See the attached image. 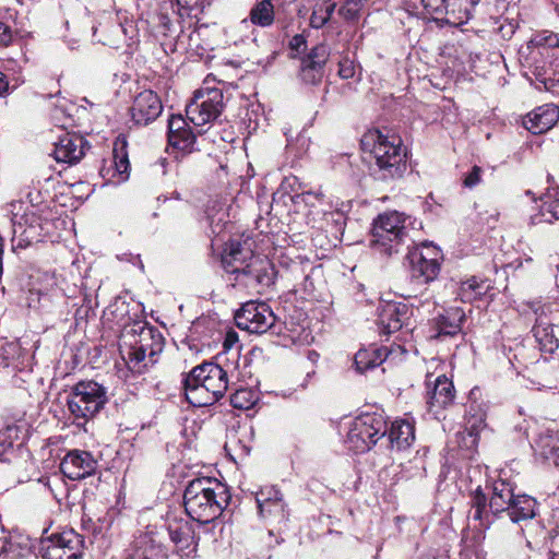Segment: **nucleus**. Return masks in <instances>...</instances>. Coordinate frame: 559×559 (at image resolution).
Wrapping results in <instances>:
<instances>
[{
	"mask_svg": "<svg viewBox=\"0 0 559 559\" xmlns=\"http://www.w3.org/2000/svg\"><path fill=\"white\" fill-rule=\"evenodd\" d=\"M254 257L251 241L246 239H231L224 248L222 265L227 273L235 274L241 266Z\"/></svg>",
	"mask_w": 559,
	"mask_h": 559,
	"instance_id": "obj_19",
	"label": "nucleus"
},
{
	"mask_svg": "<svg viewBox=\"0 0 559 559\" xmlns=\"http://www.w3.org/2000/svg\"><path fill=\"white\" fill-rule=\"evenodd\" d=\"M98 463L92 453L82 450H72L67 453L60 463L62 474L72 480L83 479L93 475Z\"/></svg>",
	"mask_w": 559,
	"mask_h": 559,
	"instance_id": "obj_17",
	"label": "nucleus"
},
{
	"mask_svg": "<svg viewBox=\"0 0 559 559\" xmlns=\"http://www.w3.org/2000/svg\"><path fill=\"white\" fill-rule=\"evenodd\" d=\"M167 550L153 533L140 535L126 559H167Z\"/></svg>",
	"mask_w": 559,
	"mask_h": 559,
	"instance_id": "obj_23",
	"label": "nucleus"
},
{
	"mask_svg": "<svg viewBox=\"0 0 559 559\" xmlns=\"http://www.w3.org/2000/svg\"><path fill=\"white\" fill-rule=\"evenodd\" d=\"M127 140L123 136H118L116 141L114 142V148H112V167H114V175L118 176L117 182H121L128 179L129 177V169H130V162L127 151Z\"/></svg>",
	"mask_w": 559,
	"mask_h": 559,
	"instance_id": "obj_31",
	"label": "nucleus"
},
{
	"mask_svg": "<svg viewBox=\"0 0 559 559\" xmlns=\"http://www.w3.org/2000/svg\"><path fill=\"white\" fill-rule=\"evenodd\" d=\"M471 510L468 519L479 522V526L486 530L490 526L489 512L487 511V497L478 487L471 497Z\"/></svg>",
	"mask_w": 559,
	"mask_h": 559,
	"instance_id": "obj_35",
	"label": "nucleus"
},
{
	"mask_svg": "<svg viewBox=\"0 0 559 559\" xmlns=\"http://www.w3.org/2000/svg\"><path fill=\"white\" fill-rule=\"evenodd\" d=\"M441 253L432 245L424 243L421 248H414L408 252L414 277L423 278L424 283L432 282L440 272Z\"/></svg>",
	"mask_w": 559,
	"mask_h": 559,
	"instance_id": "obj_12",
	"label": "nucleus"
},
{
	"mask_svg": "<svg viewBox=\"0 0 559 559\" xmlns=\"http://www.w3.org/2000/svg\"><path fill=\"white\" fill-rule=\"evenodd\" d=\"M389 356L386 347L370 346L358 350L354 357V365L358 372L364 373L383 364Z\"/></svg>",
	"mask_w": 559,
	"mask_h": 559,
	"instance_id": "obj_28",
	"label": "nucleus"
},
{
	"mask_svg": "<svg viewBox=\"0 0 559 559\" xmlns=\"http://www.w3.org/2000/svg\"><path fill=\"white\" fill-rule=\"evenodd\" d=\"M12 38L13 35L11 28L3 22H0V48L9 46Z\"/></svg>",
	"mask_w": 559,
	"mask_h": 559,
	"instance_id": "obj_51",
	"label": "nucleus"
},
{
	"mask_svg": "<svg viewBox=\"0 0 559 559\" xmlns=\"http://www.w3.org/2000/svg\"><path fill=\"white\" fill-rule=\"evenodd\" d=\"M235 280L248 288L269 287L274 283V267L266 258L254 255L235 273Z\"/></svg>",
	"mask_w": 559,
	"mask_h": 559,
	"instance_id": "obj_13",
	"label": "nucleus"
},
{
	"mask_svg": "<svg viewBox=\"0 0 559 559\" xmlns=\"http://www.w3.org/2000/svg\"><path fill=\"white\" fill-rule=\"evenodd\" d=\"M107 402V389L93 380L78 382L67 396L68 411L78 427H84Z\"/></svg>",
	"mask_w": 559,
	"mask_h": 559,
	"instance_id": "obj_5",
	"label": "nucleus"
},
{
	"mask_svg": "<svg viewBox=\"0 0 559 559\" xmlns=\"http://www.w3.org/2000/svg\"><path fill=\"white\" fill-rule=\"evenodd\" d=\"M360 145L373 159L370 170L377 180L391 181L403 177L407 169V153L400 136L369 130L362 135Z\"/></svg>",
	"mask_w": 559,
	"mask_h": 559,
	"instance_id": "obj_1",
	"label": "nucleus"
},
{
	"mask_svg": "<svg viewBox=\"0 0 559 559\" xmlns=\"http://www.w3.org/2000/svg\"><path fill=\"white\" fill-rule=\"evenodd\" d=\"M369 0H345L338 9V14L347 22H356Z\"/></svg>",
	"mask_w": 559,
	"mask_h": 559,
	"instance_id": "obj_42",
	"label": "nucleus"
},
{
	"mask_svg": "<svg viewBox=\"0 0 559 559\" xmlns=\"http://www.w3.org/2000/svg\"><path fill=\"white\" fill-rule=\"evenodd\" d=\"M514 497L513 488L509 483L502 479L496 480L492 485V495L488 504L490 512L493 514L508 512L512 507Z\"/></svg>",
	"mask_w": 559,
	"mask_h": 559,
	"instance_id": "obj_30",
	"label": "nucleus"
},
{
	"mask_svg": "<svg viewBox=\"0 0 559 559\" xmlns=\"http://www.w3.org/2000/svg\"><path fill=\"white\" fill-rule=\"evenodd\" d=\"M238 342V336H237V333L235 332H230L226 335V338H225V342H224V347L225 348H229L231 347L234 344H236Z\"/></svg>",
	"mask_w": 559,
	"mask_h": 559,
	"instance_id": "obj_54",
	"label": "nucleus"
},
{
	"mask_svg": "<svg viewBox=\"0 0 559 559\" xmlns=\"http://www.w3.org/2000/svg\"><path fill=\"white\" fill-rule=\"evenodd\" d=\"M130 111L135 124L147 126L160 116L162 100L155 92L145 90L134 97Z\"/></svg>",
	"mask_w": 559,
	"mask_h": 559,
	"instance_id": "obj_16",
	"label": "nucleus"
},
{
	"mask_svg": "<svg viewBox=\"0 0 559 559\" xmlns=\"http://www.w3.org/2000/svg\"><path fill=\"white\" fill-rule=\"evenodd\" d=\"M388 425L382 414L364 413L350 423L345 442L355 453H365L384 439Z\"/></svg>",
	"mask_w": 559,
	"mask_h": 559,
	"instance_id": "obj_7",
	"label": "nucleus"
},
{
	"mask_svg": "<svg viewBox=\"0 0 559 559\" xmlns=\"http://www.w3.org/2000/svg\"><path fill=\"white\" fill-rule=\"evenodd\" d=\"M559 38L558 35L550 31H542L534 34L531 39L527 41L526 49H546L558 47Z\"/></svg>",
	"mask_w": 559,
	"mask_h": 559,
	"instance_id": "obj_41",
	"label": "nucleus"
},
{
	"mask_svg": "<svg viewBox=\"0 0 559 559\" xmlns=\"http://www.w3.org/2000/svg\"><path fill=\"white\" fill-rule=\"evenodd\" d=\"M10 431V427H8L5 430H0V461L4 460V454L13 447V441L9 435Z\"/></svg>",
	"mask_w": 559,
	"mask_h": 559,
	"instance_id": "obj_50",
	"label": "nucleus"
},
{
	"mask_svg": "<svg viewBox=\"0 0 559 559\" xmlns=\"http://www.w3.org/2000/svg\"><path fill=\"white\" fill-rule=\"evenodd\" d=\"M559 58V46L544 49H530L527 52V62L535 68L537 79L544 83L547 90L555 86V80L547 76V64L554 59Z\"/></svg>",
	"mask_w": 559,
	"mask_h": 559,
	"instance_id": "obj_24",
	"label": "nucleus"
},
{
	"mask_svg": "<svg viewBox=\"0 0 559 559\" xmlns=\"http://www.w3.org/2000/svg\"><path fill=\"white\" fill-rule=\"evenodd\" d=\"M554 3H555V9H556V11H557V13L559 15V0H555Z\"/></svg>",
	"mask_w": 559,
	"mask_h": 559,
	"instance_id": "obj_58",
	"label": "nucleus"
},
{
	"mask_svg": "<svg viewBox=\"0 0 559 559\" xmlns=\"http://www.w3.org/2000/svg\"><path fill=\"white\" fill-rule=\"evenodd\" d=\"M465 319L464 312L459 308L447 310L436 322V334L431 337L440 338L442 336H453L462 329Z\"/></svg>",
	"mask_w": 559,
	"mask_h": 559,
	"instance_id": "obj_29",
	"label": "nucleus"
},
{
	"mask_svg": "<svg viewBox=\"0 0 559 559\" xmlns=\"http://www.w3.org/2000/svg\"><path fill=\"white\" fill-rule=\"evenodd\" d=\"M532 332L540 350L551 354L559 347V328L555 326L545 314L538 316Z\"/></svg>",
	"mask_w": 559,
	"mask_h": 559,
	"instance_id": "obj_25",
	"label": "nucleus"
},
{
	"mask_svg": "<svg viewBox=\"0 0 559 559\" xmlns=\"http://www.w3.org/2000/svg\"><path fill=\"white\" fill-rule=\"evenodd\" d=\"M9 91V82L4 73L0 71V95L7 94Z\"/></svg>",
	"mask_w": 559,
	"mask_h": 559,
	"instance_id": "obj_55",
	"label": "nucleus"
},
{
	"mask_svg": "<svg viewBox=\"0 0 559 559\" xmlns=\"http://www.w3.org/2000/svg\"><path fill=\"white\" fill-rule=\"evenodd\" d=\"M0 254H3V239L0 236Z\"/></svg>",
	"mask_w": 559,
	"mask_h": 559,
	"instance_id": "obj_57",
	"label": "nucleus"
},
{
	"mask_svg": "<svg viewBox=\"0 0 559 559\" xmlns=\"http://www.w3.org/2000/svg\"><path fill=\"white\" fill-rule=\"evenodd\" d=\"M275 316L265 302L247 301L235 313V321L239 329L250 333L262 334L275 323Z\"/></svg>",
	"mask_w": 559,
	"mask_h": 559,
	"instance_id": "obj_11",
	"label": "nucleus"
},
{
	"mask_svg": "<svg viewBox=\"0 0 559 559\" xmlns=\"http://www.w3.org/2000/svg\"><path fill=\"white\" fill-rule=\"evenodd\" d=\"M82 536L73 530L48 535L43 531L39 551L44 559H79L82 556Z\"/></svg>",
	"mask_w": 559,
	"mask_h": 559,
	"instance_id": "obj_8",
	"label": "nucleus"
},
{
	"mask_svg": "<svg viewBox=\"0 0 559 559\" xmlns=\"http://www.w3.org/2000/svg\"><path fill=\"white\" fill-rule=\"evenodd\" d=\"M559 121V107L545 104L536 107L523 118V126L533 134L550 130Z\"/></svg>",
	"mask_w": 559,
	"mask_h": 559,
	"instance_id": "obj_21",
	"label": "nucleus"
},
{
	"mask_svg": "<svg viewBox=\"0 0 559 559\" xmlns=\"http://www.w3.org/2000/svg\"><path fill=\"white\" fill-rule=\"evenodd\" d=\"M335 9L336 2L334 0H322L313 8L310 25L313 28L323 27L331 20Z\"/></svg>",
	"mask_w": 559,
	"mask_h": 559,
	"instance_id": "obj_38",
	"label": "nucleus"
},
{
	"mask_svg": "<svg viewBox=\"0 0 559 559\" xmlns=\"http://www.w3.org/2000/svg\"><path fill=\"white\" fill-rule=\"evenodd\" d=\"M481 173H483V170L480 167L474 166L471 169V171L465 176V178L463 180V185L469 189L476 187L480 182Z\"/></svg>",
	"mask_w": 559,
	"mask_h": 559,
	"instance_id": "obj_49",
	"label": "nucleus"
},
{
	"mask_svg": "<svg viewBox=\"0 0 559 559\" xmlns=\"http://www.w3.org/2000/svg\"><path fill=\"white\" fill-rule=\"evenodd\" d=\"M116 29H117L118 32H121V31H122L121 25H118V26L116 27Z\"/></svg>",
	"mask_w": 559,
	"mask_h": 559,
	"instance_id": "obj_59",
	"label": "nucleus"
},
{
	"mask_svg": "<svg viewBox=\"0 0 559 559\" xmlns=\"http://www.w3.org/2000/svg\"><path fill=\"white\" fill-rule=\"evenodd\" d=\"M426 13L435 21L459 25L471 17L472 9L480 0H421Z\"/></svg>",
	"mask_w": 559,
	"mask_h": 559,
	"instance_id": "obj_9",
	"label": "nucleus"
},
{
	"mask_svg": "<svg viewBox=\"0 0 559 559\" xmlns=\"http://www.w3.org/2000/svg\"><path fill=\"white\" fill-rule=\"evenodd\" d=\"M356 73L355 63L349 58H342L338 62V75L342 79H353Z\"/></svg>",
	"mask_w": 559,
	"mask_h": 559,
	"instance_id": "obj_48",
	"label": "nucleus"
},
{
	"mask_svg": "<svg viewBox=\"0 0 559 559\" xmlns=\"http://www.w3.org/2000/svg\"><path fill=\"white\" fill-rule=\"evenodd\" d=\"M490 289V282L488 280H479L472 276L462 282L457 292V296L463 302H473L480 299Z\"/></svg>",
	"mask_w": 559,
	"mask_h": 559,
	"instance_id": "obj_33",
	"label": "nucleus"
},
{
	"mask_svg": "<svg viewBox=\"0 0 559 559\" xmlns=\"http://www.w3.org/2000/svg\"><path fill=\"white\" fill-rule=\"evenodd\" d=\"M551 559H559V523L552 528L546 538Z\"/></svg>",
	"mask_w": 559,
	"mask_h": 559,
	"instance_id": "obj_47",
	"label": "nucleus"
},
{
	"mask_svg": "<svg viewBox=\"0 0 559 559\" xmlns=\"http://www.w3.org/2000/svg\"><path fill=\"white\" fill-rule=\"evenodd\" d=\"M536 500L527 495L515 496L508 514L512 522L525 521L535 516Z\"/></svg>",
	"mask_w": 559,
	"mask_h": 559,
	"instance_id": "obj_34",
	"label": "nucleus"
},
{
	"mask_svg": "<svg viewBox=\"0 0 559 559\" xmlns=\"http://www.w3.org/2000/svg\"><path fill=\"white\" fill-rule=\"evenodd\" d=\"M129 341L128 367L132 372L142 373L148 365H154L163 352L162 333L146 322H135L126 334Z\"/></svg>",
	"mask_w": 559,
	"mask_h": 559,
	"instance_id": "obj_4",
	"label": "nucleus"
},
{
	"mask_svg": "<svg viewBox=\"0 0 559 559\" xmlns=\"http://www.w3.org/2000/svg\"><path fill=\"white\" fill-rule=\"evenodd\" d=\"M383 440L392 449L405 450L409 448L415 440L414 424L407 419L394 420Z\"/></svg>",
	"mask_w": 559,
	"mask_h": 559,
	"instance_id": "obj_26",
	"label": "nucleus"
},
{
	"mask_svg": "<svg viewBox=\"0 0 559 559\" xmlns=\"http://www.w3.org/2000/svg\"><path fill=\"white\" fill-rule=\"evenodd\" d=\"M168 534L171 542L180 548L188 547L192 539V532L188 523L171 522L168 524Z\"/></svg>",
	"mask_w": 559,
	"mask_h": 559,
	"instance_id": "obj_40",
	"label": "nucleus"
},
{
	"mask_svg": "<svg viewBox=\"0 0 559 559\" xmlns=\"http://www.w3.org/2000/svg\"><path fill=\"white\" fill-rule=\"evenodd\" d=\"M223 98L222 91L217 88L195 95L194 99L186 107L187 118L197 127L214 121L223 111Z\"/></svg>",
	"mask_w": 559,
	"mask_h": 559,
	"instance_id": "obj_10",
	"label": "nucleus"
},
{
	"mask_svg": "<svg viewBox=\"0 0 559 559\" xmlns=\"http://www.w3.org/2000/svg\"><path fill=\"white\" fill-rule=\"evenodd\" d=\"M536 450L549 464L559 467V439L552 436H543L536 442Z\"/></svg>",
	"mask_w": 559,
	"mask_h": 559,
	"instance_id": "obj_37",
	"label": "nucleus"
},
{
	"mask_svg": "<svg viewBox=\"0 0 559 559\" xmlns=\"http://www.w3.org/2000/svg\"><path fill=\"white\" fill-rule=\"evenodd\" d=\"M289 46L293 50H296L297 52H300V51H304L306 49V46H307V43H306V39L302 35H295L290 43H289Z\"/></svg>",
	"mask_w": 559,
	"mask_h": 559,
	"instance_id": "obj_52",
	"label": "nucleus"
},
{
	"mask_svg": "<svg viewBox=\"0 0 559 559\" xmlns=\"http://www.w3.org/2000/svg\"><path fill=\"white\" fill-rule=\"evenodd\" d=\"M106 45H109V46H115V43L112 41H108V43H105Z\"/></svg>",
	"mask_w": 559,
	"mask_h": 559,
	"instance_id": "obj_60",
	"label": "nucleus"
},
{
	"mask_svg": "<svg viewBox=\"0 0 559 559\" xmlns=\"http://www.w3.org/2000/svg\"><path fill=\"white\" fill-rule=\"evenodd\" d=\"M0 559H17L22 555L20 544L14 542L9 534L5 537H0Z\"/></svg>",
	"mask_w": 559,
	"mask_h": 559,
	"instance_id": "obj_45",
	"label": "nucleus"
},
{
	"mask_svg": "<svg viewBox=\"0 0 559 559\" xmlns=\"http://www.w3.org/2000/svg\"><path fill=\"white\" fill-rule=\"evenodd\" d=\"M258 401V392L250 388H240L230 395L231 406L238 409H250Z\"/></svg>",
	"mask_w": 559,
	"mask_h": 559,
	"instance_id": "obj_39",
	"label": "nucleus"
},
{
	"mask_svg": "<svg viewBox=\"0 0 559 559\" xmlns=\"http://www.w3.org/2000/svg\"><path fill=\"white\" fill-rule=\"evenodd\" d=\"M197 134H194L181 115H173L168 120V143L183 155L194 151Z\"/></svg>",
	"mask_w": 559,
	"mask_h": 559,
	"instance_id": "obj_18",
	"label": "nucleus"
},
{
	"mask_svg": "<svg viewBox=\"0 0 559 559\" xmlns=\"http://www.w3.org/2000/svg\"><path fill=\"white\" fill-rule=\"evenodd\" d=\"M323 69H316L310 64H304L301 67V78L306 83L317 84L321 81Z\"/></svg>",
	"mask_w": 559,
	"mask_h": 559,
	"instance_id": "obj_46",
	"label": "nucleus"
},
{
	"mask_svg": "<svg viewBox=\"0 0 559 559\" xmlns=\"http://www.w3.org/2000/svg\"><path fill=\"white\" fill-rule=\"evenodd\" d=\"M473 406L469 407L468 416L465 423V429L471 437H476L481 431V429L486 426L485 424V413L481 411H477L472 413Z\"/></svg>",
	"mask_w": 559,
	"mask_h": 559,
	"instance_id": "obj_44",
	"label": "nucleus"
},
{
	"mask_svg": "<svg viewBox=\"0 0 559 559\" xmlns=\"http://www.w3.org/2000/svg\"><path fill=\"white\" fill-rule=\"evenodd\" d=\"M525 194H526L527 197H532V200H533L534 202L537 200V199H536V197H535V193H534L533 191H531V190H526V191H525Z\"/></svg>",
	"mask_w": 559,
	"mask_h": 559,
	"instance_id": "obj_56",
	"label": "nucleus"
},
{
	"mask_svg": "<svg viewBox=\"0 0 559 559\" xmlns=\"http://www.w3.org/2000/svg\"><path fill=\"white\" fill-rule=\"evenodd\" d=\"M330 56V49L324 44L314 46L308 56L302 60L304 64H310L316 69H323Z\"/></svg>",
	"mask_w": 559,
	"mask_h": 559,
	"instance_id": "obj_43",
	"label": "nucleus"
},
{
	"mask_svg": "<svg viewBox=\"0 0 559 559\" xmlns=\"http://www.w3.org/2000/svg\"><path fill=\"white\" fill-rule=\"evenodd\" d=\"M409 309L402 302H388L382 306L379 312L380 332L391 334L400 331L404 326H408Z\"/></svg>",
	"mask_w": 559,
	"mask_h": 559,
	"instance_id": "obj_20",
	"label": "nucleus"
},
{
	"mask_svg": "<svg viewBox=\"0 0 559 559\" xmlns=\"http://www.w3.org/2000/svg\"><path fill=\"white\" fill-rule=\"evenodd\" d=\"M204 0H160L156 14L157 27L162 35L171 33L174 22L189 16Z\"/></svg>",
	"mask_w": 559,
	"mask_h": 559,
	"instance_id": "obj_14",
	"label": "nucleus"
},
{
	"mask_svg": "<svg viewBox=\"0 0 559 559\" xmlns=\"http://www.w3.org/2000/svg\"><path fill=\"white\" fill-rule=\"evenodd\" d=\"M323 198L321 192H305L301 194V199L306 204L314 205V200L320 201Z\"/></svg>",
	"mask_w": 559,
	"mask_h": 559,
	"instance_id": "obj_53",
	"label": "nucleus"
},
{
	"mask_svg": "<svg viewBox=\"0 0 559 559\" xmlns=\"http://www.w3.org/2000/svg\"><path fill=\"white\" fill-rule=\"evenodd\" d=\"M87 142L74 133H66L55 144L53 156L59 163L76 164L85 154Z\"/></svg>",
	"mask_w": 559,
	"mask_h": 559,
	"instance_id": "obj_22",
	"label": "nucleus"
},
{
	"mask_svg": "<svg viewBox=\"0 0 559 559\" xmlns=\"http://www.w3.org/2000/svg\"><path fill=\"white\" fill-rule=\"evenodd\" d=\"M275 11L271 0H257L249 12V21L260 27H269L274 23Z\"/></svg>",
	"mask_w": 559,
	"mask_h": 559,
	"instance_id": "obj_36",
	"label": "nucleus"
},
{
	"mask_svg": "<svg viewBox=\"0 0 559 559\" xmlns=\"http://www.w3.org/2000/svg\"><path fill=\"white\" fill-rule=\"evenodd\" d=\"M260 516L269 524L285 522L288 518L282 492L274 486H265L255 493Z\"/></svg>",
	"mask_w": 559,
	"mask_h": 559,
	"instance_id": "obj_15",
	"label": "nucleus"
},
{
	"mask_svg": "<svg viewBox=\"0 0 559 559\" xmlns=\"http://www.w3.org/2000/svg\"><path fill=\"white\" fill-rule=\"evenodd\" d=\"M187 401L195 407L215 404L228 389L227 372L217 364L203 362L194 367L185 378Z\"/></svg>",
	"mask_w": 559,
	"mask_h": 559,
	"instance_id": "obj_3",
	"label": "nucleus"
},
{
	"mask_svg": "<svg viewBox=\"0 0 559 559\" xmlns=\"http://www.w3.org/2000/svg\"><path fill=\"white\" fill-rule=\"evenodd\" d=\"M455 396L454 385L445 376H439L435 380V385L428 392V404L430 408H445L453 403Z\"/></svg>",
	"mask_w": 559,
	"mask_h": 559,
	"instance_id": "obj_27",
	"label": "nucleus"
},
{
	"mask_svg": "<svg viewBox=\"0 0 559 559\" xmlns=\"http://www.w3.org/2000/svg\"><path fill=\"white\" fill-rule=\"evenodd\" d=\"M419 559H436L433 557H423V558H419Z\"/></svg>",
	"mask_w": 559,
	"mask_h": 559,
	"instance_id": "obj_61",
	"label": "nucleus"
},
{
	"mask_svg": "<svg viewBox=\"0 0 559 559\" xmlns=\"http://www.w3.org/2000/svg\"><path fill=\"white\" fill-rule=\"evenodd\" d=\"M230 495L227 487L212 477L189 481L183 493L187 514L195 522L207 524L216 520L227 507Z\"/></svg>",
	"mask_w": 559,
	"mask_h": 559,
	"instance_id": "obj_2",
	"label": "nucleus"
},
{
	"mask_svg": "<svg viewBox=\"0 0 559 559\" xmlns=\"http://www.w3.org/2000/svg\"><path fill=\"white\" fill-rule=\"evenodd\" d=\"M542 206L539 214L532 217L533 224L546 222L549 224L559 223V192L548 191L540 197Z\"/></svg>",
	"mask_w": 559,
	"mask_h": 559,
	"instance_id": "obj_32",
	"label": "nucleus"
},
{
	"mask_svg": "<svg viewBox=\"0 0 559 559\" xmlns=\"http://www.w3.org/2000/svg\"><path fill=\"white\" fill-rule=\"evenodd\" d=\"M408 218L396 211L380 214L373 222L371 246L385 255L399 252L409 239Z\"/></svg>",
	"mask_w": 559,
	"mask_h": 559,
	"instance_id": "obj_6",
	"label": "nucleus"
}]
</instances>
